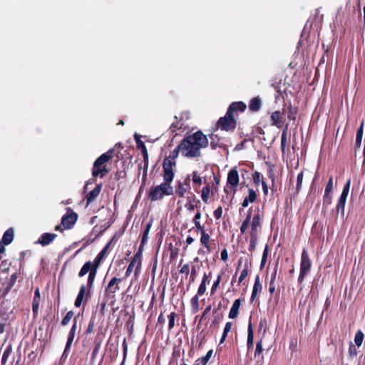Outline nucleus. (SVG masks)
Returning a JSON list of instances; mask_svg holds the SVG:
<instances>
[{
    "label": "nucleus",
    "mask_w": 365,
    "mask_h": 365,
    "mask_svg": "<svg viewBox=\"0 0 365 365\" xmlns=\"http://www.w3.org/2000/svg\"><path fill=\"white\" fill-rule=\"evenodd\" d=\"M208 143L209 141L207 135L203 134L201 130H197L183 138L167 158L175 161L180 151L185 157L198 158L201 155L200 150L207 148Z\"/></svg>",
    "instance_id": "1"
},
{
    "label": "nucleus",
    "mask_w": 365,
    "mask_h": 365,
    "mask_svg": "<svg viewBox=\"0 0 365 365\" xmlns=\"http://www.w3.org/2000/svg\"><path fill=\"white\" fill-rule=\"evenodd\" d=\"M250 224L251 227L250 231V245L248 250L250 252H253L256 249L259 234L262 230V217L259 212L252 217L250 209L248 211L246 218L242 222L240 226V232L242 235L247 232Z\"/></svg>",
    "instance_id": "2"
},
{
    "label": "nucleus",
    "mask_w": 365,
    "mask_h": 365,
    "mask_svg": "<svg viewBox=\"0 0 365 365\" xmlns=\"http://www.w3.org/2000/svg\"><path fill=\"white\" fill-rule=\"evenodd\" d=\"M113 149L108 150L106 153L98 157L93 163L92 176L93 178L106 176L109 170L107 168L106 163L113 158Z\"/></svg>",
    "instance_id": "3"
},
{
    "label": "nucleus",
    "mask_w": 365,
    "mask_h": 365,
    "mask_svg": "<svg viewBox=\"0 0 365 365\" xmlns=\"http://www.w3.org/2000/svg\"><path fill=\"white\" fill-rule=\"evenodd\" d=\"M312 261L308 252L304 249L301 255L300 271L298 277V283L302 284L305 277L309 273L312 268Z\"/></svg>",
    "instance_id": "4"
},
{
    "label": "nucleus",
    "mask_w": 365,
    "mask_h": 365,
    "mask_svg": "<svg viewBox=\"0 0 365 365\" xmlns=\"http://www.w3.org/2000/svg\"><path fill=\"white\" fill-rule=\"evenodd\" d=\"M237 119L226 112L223 117H220L217 122V129L227 132H232L237 127Z\"/></svg>",
    "instance_id": "5"
},
{
    "label": "nucleus",
    "mask_w": 365,
    "mask_h": 365,
    "mask_svg": "<svg viewBox=\"0 0 365 365\" xmlns=\"http://www.w3.org/2000/svg\"><path fill=\"white\" fill-rule=\"evenodd\" d=\"M175 165V161L169 158H165L163 163V180L168 182H172L174 178L173 167Z\"/></svg>",
    "instance_id": "6"
},
{
    "label": "nucleus",
    "mask_w": 365,
    "mask_h": 365,
    "mask_svg": "<svg viewBox=\"0 0 365 365\" xmlns=\"http://www.w3.org/2000/svg\"><path fill=\"white\" fill-rule=\"evenodd\" d=\"M77 219L78 215L70 207H68L66 214L62 217L61 225L65 229H71L77 221Z\"/></svg>",
    "instance_id": "7"
},
{
    "label": "nucleus",
    "mask_w": 365,
    "mask_h": 365,
    "mask_svg": "<svg viewBox=\"0 0 365 365\" xmlns=\"http://www.w3.org/2000/svg\"><path fill=\"white\" fill-rule=\"evenodd\" d=\"M121 279L116 277H113L110 279L105 289V295L108 300L115 298V293L119 290L118 283L121 282Z\"/></svg>",
    "instance_id": "8"
},
{
    "label": "nucleus",
    "mask_w": 365,
    "mask_h": 365,
    "mask_svg": "<svg viewBox=\"0 0 365 365\" xmlns=\"http://www.w3.org/2000/svg\"><path fill=\"white\" fill-rule=\"evenodd\" d=\"M287 103H284L283 105L282 112L276 110L272 113L270 115L271 125L280 128L283 126L284 121V113Z\"/></svg>",
    "instance_id": "9"
},
{
    "label": "nucleus",
    "mask_w": 365,
    "mask_h": 365,
    "mask_svg": "<svg viewBox=\"0 0 365 365\" xmlns=\"http://www.w3.org/2000/svg\"><path fill=\"white\" fill-rule=\"evenodd\" d=\"M247 108V105L242 101L232 102L228 107L227 113L237 119L239 114L244 113Z\"/></svg>",
    "instance_id": "10"
},
{
    "label": "nucleus",
    "mask_w": 365,
    "mask_h": 365,
    "mask_svg": "<svg viewBox=\"0 0 365 365\" xmlns=\"http://www.w3.org/2000/svg\"><path fill=\"white\" fill-rule=\"evenodd\" d=\"M240 178L237 167L232 168L227 174V185L236 190L239 185Z\"/></svg>",
    "instance_id": "11"
},
{
    "label": "nucleus",
    "mask_w": 365,
    "mask_h": 365,
    "mask_svg": "<svg viewBox=\"0 0 365 365\" xmlns=\"http://www.w3.org/2000/svg\"><path fill=\"white\" fill-rule=\"evenodd\" d=\"M210 139V147L212 150L217 148H225L226 145L222 141V138L217 134L211 133L209 135Z\"/></svg>",
    "instance_id": "12"
},
{
    "label": "nucleus",
    "mask_w": 365,
    "mask_h": 365,
    "mask_svg": "<svg viewBox=\"0 0 365 365\" xmlns=\"http://www.w3.org/2000/svg\"><path fill=\"white\" fill-rule=\"evenodd\" d=\"M88 297H90V296H87L86 287L84 284H83L81 286L78 294L75 300V306L76 307H80L83 304V301H85V303L87 302Z\"/></svg>",
    "instance_id": "13"
},
{
    "label": "nucleus",
    "mask_w": 365,
    "mask_h": 365,
    "mask_svg": "<svg viewBox=\"0 0 365 365\" xmlns=\"http://www.w3.org/2000/svg\"><path fill=\"white\" fill-rule=\"evenodd\" d=\"M56 234L45 232L40 236L36 242L43 247H45L50 245L56 238Z\"/></svg>",
    "instance_id": "14"
},
{
    "label": "nucleus",
    "mask_w": 365,
    "mask_h": 365,
    "mask_svg": "<svg viewBox=\"0 0 365 365\" xmlns=\"http://www.w3.org/2000/svg\"><path fill=\"white\" fill-rule=\"evenodd\" d=\"M101 188H102V185L98 184L91 191H90L87 194V195L86 197L87 205L91 204L92 202H93L96 199V197L99 195Z\"/></svg>",
    "instance_id": "15"
},
{
    "label": "nucleus",
    "mask_w": 365,
    "mask_h": 365,
    "mask_svg": "<svg viewBox=\"0 0 365 365\" xmlns=\"http://www.w3.org/2000/svg\"><path fill=\"white\" fill-rule=\"evenodd\" d=\"M97 271H98L97 269L95 268L93 263H91V261H88L83 265V267H81V270L79 271V272L78 274V276L79 277H82L84 275H86L87 273L90 274V273H92L93 272H97Z\"/></svg>",
    "instance_id": "16"
},
{
    "label": "nucleus",
    "mask_w": 365,
    "mask_h": 365,
    "mask_svg": "<svg viewBox=\"0 0 365 365\" xmlns=\"http://www.w3.org/2000/svg\"><path fill=\"white\" fill-rule=\"evenodd\" d=\"M138 150H140L143 154L144 170H147L148 166V153L145 143L140 140V136L138 135Z\"/></svg>",
    "instance_id": "17"
},
{
    "label": "nucleus",
    "mask_w": 365,
    "mask_h": 365,
    "mask_svg": "<svg viewBox=\"0 0 365 365\" xmlns=\"http://www.w3.org/2000/svg\"><path fill=\"white\" fill-rule=\"evenodd\" d=\"M262 99L259 96L252 98L249 102V109L251 112H257L262 107Z\"/></svg>",
    "instance_id": "18"
},
{
    "label": "nucleus",
    "mask_w": 365,
    "mask_h": 365,
    "mask_svg": "<svg viewBox=\"0 0 365 365\" xmlns=\"http://www.w3.org/2000/svg\"><path fill=\"white\" fill-rule=\"evenodd\" d=\"M241 303L242 302L240 299H237L234 301L229 312L230 319H235L238 316Z\"/></svg>",
    "instance_id": "19"
},
{
    "label": "nucleus",
    "mask_w": 365,
    "mask_h": 365,
    "mask_svg": "<svg viewBox=\"0 0 365 365\" xmlns=\"http://www.w3.org/2000/svg\"><path fill=\"white\" fill-rule=\"evenodd\" d=\"M172 182L165 181L160 185H158L157 187L165 195H171L173 194V188L170 185Z\"/></svg>",
    "instance_id": "20"
},
{
    "label": "nucleus",
    "mask_w": 365,
    "mask_h": 365,
    "mask_svg": "<svg viewBox=\"0 0 365 365\" xmlns=\"http://www.w3.org/2000/svg\"><path fill=\"white\" fill-rule=\"evenodd\" d=\"M262 286L260 282L259 277L258 275H257L255 277V284L253 286L252 295H251V298H250L251 302H253L255 299V298L257 296V293L260 292L262 291Z\"/></svg>",
    "instance_id": "21"
},
{
    "label": "nucleus",
    "mask_w": 365,
    "mask_h": 365,
    "mask_svg": "<svg viewBox=\"0 0 365 365\" xmlns=\"http://www.w3.org/2000/svg\"><path fill=\"white\" fill-rule=\"evenodd\" d=\"M165 196L164 194L156 187H153L150 190L149 197L152 201H156L162 199Z\"/></svg>",
    "instance_id": "22"
},
{
    "label": "nucleus",
    "mask_w": 365,
    "mask_h": 365,
    "mask_svg": "<svg viewBox=\"0 0 365 365\" xmlns=\"http://www.w3.org/2000/svg\"><path fill=\"white\" fill-rule=\"evenodd\" d=\"M247 346L248 350L253 349L254 347V331L252 328V324L250 322L247 328Z\"/></svg>",
    "instance_id": "23"
},
{
    "label": "nucleus",
    "mask_w": 365,
    "mask_h": 365,
    "mask_svg": "<svg viewBox=\"0 0 365 365\" xmlns=\"http://www.w3.org/2000/svg\"><path fill=\"white\" fill-rule=\"evenodd\" d=\"M14 238V231L13 228H9L6 230L2 237V242L4 245H8L12 242Z\"/></svg>",
    "instance_id": "24"
},
{
    "label": "nucleus",
    "mask_w": 365,
    "mask_h": 365,
    "mask_svg": "<svg viewBox=\"0 0 365 365\" xmlns=\"http://www.w3.org/2000/svg\"><path fill=\"white\" fill-rule=\"evenodd\" d=\"M94 348L91 354V360H94L96 357L97 354L98 353L101 344H102V336L98 334L96 336V339L94 340Z\"/></svg>",
    "instance_id": "25"
},
{
    "label": "nucleus",
    "mask_w": 365,
    "mask_h": 365,
    "mask_svg": "<svg viewBox=\"0 0 365 365\" xmlns=\"http://www.w3.org/2000/svg\"><path fill=\"white\" fill-rule=\"evenodd\" d=\"M199 204H200V201L195 200V195H192V197H187V202L185 207L187 210L192 211L195 207H198Z\"/></svg>",
    "instance_id": "26"
},
{
    "label": "nucleus",
    "mask_w": 365,
    "mask_h": 365,
    "mask_svg": "<svg viewBox=\"0 0 365 365\" xmlns=\"http://www.w3.org/2000/svg\"><path fill=\"white\" fill-rule=\"evenodd\" d=\"M248 192V196L245 197L242 203L243 207H247L250 202H254L257 200V194L254 190L249 189Z\"/></svg>",
    "instance_id": "27"
},
{
    "label": "nucleus",
    "mask_w": 365,
    "mask_h": 365,
    "mask_svg": "<svg viewBox=\"0 0 365 365\" xmlns=\"http://www.w3.org/2000/svg\"><path fill=\"white\" fill-rule=\"evenodd\" d=\"M288 124L287 123L284 126V128L282 130V135H281V150L282 153L284 154L285 153V148L287 144V131H288Z\"/></svg>",
    "instance_id": "28"
},
{
    "label": "nucleus",
    "mask_w": 365,
    "mask_h": 365,
    "mask_svg": "<svg viewBox=\"0 0 365 365\" xmlns=\"http://www.w3.org/2000/svg\"><path fill=\"white\" fill-rule=\"evenodd\" d=\"M210 236L206 231L201 233L200 243L207 249V252H211V247L210 245Z\"/></svg>",
    "instance_id": "29"
},
{
    "label": "nucleus",
    "mask_w": 365,
    "mask_h": 365,
    "mask_svg": "<svg viewBox=\"0 0 365 365\" xmlns=\"http://www.w3.org/2000/svg\"><path fill=\"white\" fill-rule=\"evenodd\" d=\"M364 120H362L359 128H358V130L356 131V142H355L356 149L359 148L361 146V140H362V138H363V132H364Z\"/></svg>",
    "instance_id": "30"
},
{
    "label": "nucleus",
    "mask_w": 365,
    "mask_h": 365,
    "mask_svg": "<svg viewBox=\"0 0 365 365\" xmlns=\"http://www.w3.org/2000/svg\"><path fill=\"white\" fill-rule=\"evenodd\" d=\"M277 265H276L273 272L271 274V279L269 284V292L270 295H272L276 289L275 287V281L277 277Z\"/></svg>",
    "instance_id": "31"
},
{
    "label": "nucleus",
    "mask_w": 365,
    "mask_h": 365,
    "mask_svg": "<svg viewBox=\"0 0 365 365\" xmlns=\"http://www.w3.org/2000/svg\"><path fill=\"white\" fill-rule=\"evenodd\" d=\"M287 118L289 120H295L297 114V108L293 107L291 102L287 104Z\"/></svg>",
    "instance_id": "32"
},
{
    "label": "nucleus",
    "mask_w": 365,
    "mask_h": 365,
    "mask_svg": "<svg viewBox=\"0 0 365 365\" xmlns=\"http://www.w3.org/2000/svg\"><path fill=\"white\" fill-rule=\"evenodd\" d=\"M18 278V273L15 272L12 274L10 278L6 282L5 292H9L11 288L14 286Z\"/></svg>",
    "instance_id": "33"
},
{
    "label": "nucleus",
    "mask_w": 365,
    "mask_h": 365,
    "mask_svg": "<svg viewBox=\"0 0 365 365\" xmlns=\"http://www.w3.org/2000/svg\"><path fill=\"white\" fill-rule=\"evenodd\" d=\"M97 272H93L92 273L88 274V279H87V284H86V289H87V296H91L90 292L91 288L93 286V283L96 277Z\"/></svg>",
    "instance_id": "34"
},
{
    "label": "nucleus",
    "mask_w": 365,
    "mask_h": 365,
    "mask_svg": "<svg viewBox=\"0 0 365 365\" xmlns=\"http://www.w3.org/2000/svg\"><path fill=\"white\" fill-rule=\"evenodd\" d=\"M188 190L190 189L185 186L182 182L179 181L175 188V193L179 197H183Z\"/></svg>",
    "instance_id": "35"
},
{
    "label": "nucleus",
    "mask_w": 365,
    "mask_h": 365,
    "mask_svg": "<svg viewBox=\"0 0 365 365\" xmlns=\"http://www.w3.org/2000/svg\"><path fill=\"white\" fill-rule=\"evenodd\" d=\"M212 188L209 183L204 186L202 189L201 197L204 202L207 203L209 199L210 193H211Z\"/></svg>",
    "instance_id": "36"
},
{
    "label": "nucleus",
    "mask_w": 365,
    "mask_h": 365,
    "mask_svg": "<svg viewBox=\"0 0 365 365\" xmlns=\"http://www.w3.org/2000/svg\"><path fill=\"white\" fill-rule=\"evenodd\" d=\"M232 325H233V323L231 322H228L225 324V328L223 330V333H222V335L220 339V344H222L225 341L228 333L230 331V330L232 329Z\"/></svg>",
    "instance_id": "37"
},
{
    "label": "nucleus",
    "mask_w": 365,
    "mask_h": 365,
    "mask_svg": "<svg viewBox=\"0 0 365 365\" xmlns=\"http://www.w3.org/2000/svg\"><path fill=\"white\" fill-rule=\"evenodd\" d=\"M11 352H12V346H11V344H9L6 346V349L4 350V351L3 353V356L1 358V365L6 364Z\"/></svg>",
    "instance_id": "38"
},
{
    "label": "nucleus",
    "mask_w": 365,
    "mask_h": 365,
    "mask_svg": "<svg viewBox=\"0 0 365 365\" xmlns=\"http://www.w3.org/2000/svg\"><path fill=\"white\" fill-rule=\"evenodd\" d=\"M364 338V334L361 330H358L354 336V342L356 346L359 347L361 346Z\"/></svg>",
    "instance_id": "39"
},
{
    "label": "nucleus",
    "mask_w": 365,
    "mask_h": 365,
    "mask_svg": "<svg viewBox=\"0 0 365 365\" xmlns=\"http://www.w3.org/2000/svg\"><path fill=\"white\" fill-rule=\"evenodd\" d=\"M207 280V275L205 274L203 277H202V282L198 287V289H197V296L198 295H202L204 294V293L206 291V282Z\"/></svg>",
    "instance_id": "40"
},
{
    "label": "nucleus",
    "mask_w": 365,
    "mask_h": 365,
    "mask_svg": "<svg viewBox=\"0 0 365 365\" xmlns=\"http://www.w3.org/2000/svg\"><path fill=\"white\" fill-rule=\"evenodd\" d=\"M150 227H151V223H148L146 225L145 229L143 231V237H142V240H141V242H140V247H139L138 252L140 251V249L143 246L144 243L147 241L148 235L149 233Z\"/></svg>",
    "instance_id": "41"
},
{
    "label": "nucleus",
    "mask_w": 365,
    "mask_h": 365,
    "mask_svg": "<svg viewBox=\"0 0 365 365\" xmlns=\"http://www.w3.org/2000/svg\"><path fill=\"white\" fill-rule=\"evenodd\" d=\"M356 346V345L354 344L351 341L349 343L348 354L350 359H354L357 356V349Z\"/></svg>",
    "instance_id": "42"
},
{
    "label": "nucleus",
    "mask_w": 365,
    "mask_h": 365,
    "mask_svg": "<svg viewBox=\"0 0 365 365\" xmlns=\"http://www.w3.org/2000/svg\"><path fill=\"white\" fill-rule=\"evenodd\" d=\"M213 314H214V317H213L212 323H211V327L218 325L222 322V320L223 319V317H224L222 312L215 313Z\"/></svg>",
    "instance_id": "43"
},
{
    "label": "nucleus",
    "mask_w": 365,
    "mask_h": 365,
    "mask_svg": "<svg viewBox=\"0 0 365 365\" xmlns=\"http://www.w3.org/2000/svg\"><path fill=\"white\" fill-rule=\"evenodd\" d=\"M191 306H192V311L194 313H196L198 312L199 310V298H198V296L197 294L195 295L192 299H191Z\"/></svg>",
    "instance_id": "44"
},
{
    "label": "nucleus",
    "mask_w": 365,
    "mask_h": 365,
    "mask_svg": "<svg viewBox=\"0 0 365 365\" xmlns=\"http://www.w3.org/2000/svg\"><path fill=\"white\" fill-rule=\"evenodd\" d=\"M137 262V253H135L133 257H132V260L125 272V277H128L130 274L132 270H133V268L135 264V262Z\"/></svg>",
    "instance_id": "45"
},
{
    "label": "nucleus",
    "mask_w": 365,
    "mask_h": 365,
    "mask_svg": "<svg viewBox=\"0 0 365 365\" xmlns=\"http://www.w3.org/2000/svg\"><path fill=\"white\" fill-rule=\"evenodd\" d=\"M177 317V314L174 312H171L168 316V330L171 331L175 326V319Z\"/></svg>",
    "instance_id": "46"
},
{
    "label": "nucleus",
    "mask_w": 365,
    "mask_h": 365,
    "mask_svg": "<svg viewBox=\"0 0 365 365\" xmlns=\"http://www.w3.org/2000/svg\"><path fill=\"white\" fill-rule=\"evenodd\" d=\"M302 181H303V171L300 172L297 178V186H296V192L295 194L297 195L299 192L300 191L302 185Z\"/></svg>",
    "instance_id": "47"
},
{
    "label": "nucleus",
    "mask_w": 365,
    "mask_h": 365,
    "mask_svg": "<svg viewBox=\"0 0 365 365\" xmlns=\"http://www.w3.org/2000/svg\"><path fill=\"white\" fill-rule=\"evenodd\" d=\"M192 180L194 185L200 186L202 183L201 177L198 175L197 171H193L192 173Z\"/></svg>",
    "instance_id": "48"
},
{
    "label": "nucleus",
    "mask_w": 365,
    "mask_h": 365,
    "mask_svg": "<svg viewBox=\"0 0 365 365\" xmlns=\"http://www.w3.org/2000/svg\"><path fill=\"white\" fill-rule=\"evenodd\" d=\"M74 316V312L73 311H69L68 312H67L66 315L63 318V319L61 320V325L62 326H66L67 325L69 322L71 321V319Z\"/></svg>",
    "instance_id": "49"
},
{
    "label": "nucleus",
    "mask_w": 365,
    "mask_h": 365,
    "mask_svg": "<svg viewBox=\"0 0 365 365\" xmlns=\"http://www.w3.org/2000/svg\"><path fill=\"white\" fill-rule=\"evenodd\" d=\"M346 201V198H343L341 197H339L337 205H336V207L337 212L341 211V212H344Z\"/></svg>",
    "instance_id": "50"
},
{
    "label": "nucleus",
    "mask_w": 365,
    "mask_h": 365,
    "mask_svg": "<svg viewBox=\"0 0 365 365\" xmlns=\"http://www.w3.org/2000/svg\"><path fill=\"white\" fill-rule=\"evenodd\" d=\"M350 185H351V180H348L347 182H346V184L344 185V187H343L341 194L340 195L341 197L346 198V199L347 198V196H348V194H349V188H350Z\"/></svg>",
    "instance_id": "51"
},
{
    "label": "nucleus",
    "mask_w": 365,
    "mask_h": 365,
    "mask_svg": "<svg viewBox=\"0 0 365 365\" xmlns=\"http://www.w3.org/2000/svg\"><path fill=\"white\" fill-rule=\"evenodd\" d=\"M332 194L324 193L323 196V206L327 207L331 204Z\"/></svg>",
    "instance_id": "52"
},
{
    "label": "nucleus",
    "mask_w": 365,
    "mask_h": 365,
    "mask_svg": "<svg viewBox=\"0 0 365 365\" xmlns=\"http://www.w3.org/2000/svg\"><path fill=\"white\" fill-rule=\"evenodd\" d=\"M212 354L213 351L211 349L207 352L205 356L202 357L201 359H199L196 362L200 361L202 365H206L209 361L210 359L211 358Z\"/></svg>",
    "instance_id": "53"
},
{
    "label": "nucleus",
    "mask_w": 365,
    "mask_h": 365,
    "mask_svg": "<svg viewBox=\"0 0 365 365\" xmlns=\"http://www.w3.org/2000/svg\"><path fill=\"white\" fill-rule=\"evenodd\" d=\"M253 182L256 185H259L260 182H262V175L260 173L256 171L252 175Z\"/></svg>",
    "instance_id": "54"
},
{
    "label": "nucleus",
    "mask_w": 365,
    "mask_h": 365,
    "mask_svg": "<svg viewBox=\"0 0 365 365\" xmlns=\"http://www.w3.org/2000/svg\"><path fill=\"white\" fill-rule=\"evenodd\" d=\"M220 179L219 176L214 175V184L212 187V191L211 194L213 195L214 193L217 192L218 190V185H220Z\"/></svg>",
    "instance_id": "55"
},
{
    "label": "nucleus",
    "mask_w": 365,
    "mask_h": 365,
    "mask_svg": "<svg viewBox=\"0 0 365 365\" xmlns=\"http://www.w3.org/2000/svg\"><path fill=\"white\" fill-rule=\"evenodd\" d=\"M263 351L262 348V339L259 340L256 344V349L255 351V356L256 357L258 355H260Z\"/></svg>",
    "instance_id": "56"
},
{
    "label": "nucleus",
    "mask_w": 365,
    "mask_h": 365,
    "mask_svg": "<svg viewBox=\"0 0 365 365\" xmlns=\"http://www.w3.org/2000/svg\"><path fill=\"white\" fill-rule=\"evenodd\" d=\"M74 336H75V334H73V333H68V339H67V342H66V351H70L71 349V344L73 341V339H74Z\"/></svg>",
    "instance_id": "57"
},
{
    "label": "nucleus",
    "mask_w": 365,
    "mask_h": 365,
    "mask_svg": "<svg viewBox=\"0 0 365 365\" xmlns=\"http://www.w3.org/2000/svg\"><path fill=\"white\" fill-rule=\"evenodd\" d=\"M333 189V177L329 176L328 182L326 185L324 193H331Z\"/></svg>",
    "instance_id": "58"
},
{
    "label": "nucleus",
    "mask_w": 365,
    "mask_h": 365,
    "mask_svg": "<svg viewBox=\"0 0 365 365\" xmlns=\"http://www.w3.org/2000/svg\"><path fill=\"white\" fill-rule=\"evenodd\" d=\"M247 274H248V268H247V267L246 265L245 267L242 270V272L240 273V277H239V280H238V283L239 284L242 283L243 282V280L246 278Z\"/></svg>",
    "instance_id": "59"
},
{
    "label": "nucleus",
    "mask_w": 365,
    "mask_h": 365,
    "mask_svg": "<svg viewBox=\"0 0 365 365\" xmlns=\"http://www.w3.org/2000/svg\"><path fill=\"white\" fill-rule=\"evenodd\" d=\"M41 302V295H40V289L38 287H36L34 291V297L33 299V303H39Z\"/></svg>",
    "instance_id": "60"
},
{
    "label": "nucleus",
    "mask_w": 365,
    "mask_h": 365,
    "mask_svg": "<svg viewBox=\"0 0 365 365\" xmlns=\"http://www.w3.org/2000/svg\"><path fill=\"white\" fill-rule=\"evenodd\" d=\"M221 276L222 274H219L216 279V280L214 282L212 287L211 288V293L213 294L216 289L219 287V284L221 281Z\"/></svg>",
    "instance_id": "61"
},
{
    "label": "nucleus",
    "mask_w": 365,
    "mask_h": 365,
    "mask_svg": "<svg viewBox=\"0 0 365 365\" xmlns=\"http://www.w3.org/2000/svg\"><path fill=\"white\" fill-rule=\"evenodd\" d=\"M103 259V257H102L100 255L98 254V255L96 257L94 260L93 262H91V263H93L95 268H96L98 269L101 264V260Z\"/></svg>",
    "instance_id": "62"
},
{
    "label": "nucleus",
    "mask_w": 365,
    "mask_h": 365,
    "mask_svg": "<svg viewBox=\"0 0 365 365\" xmlns=\"http://www.w3.org/2000/svg\"><path fill=\"white\" fill-rule=\"evenodd\" d=\"M103 259V257H102L100 255L98 254V255L96 257L94 260L93 262H91V263H93L95 268H96L98 269L101 264V260Z\"/></svg>",
    "instance_id": "63"
},
{
    "label": "nucleus",
    "mask_w": 365,
    "mask_h": 365,
    "mask_svg": "<svg viewBox=\"0 0 365 365\" xmlns=\"http://www.w3.org/2000/svg\"><path fill=\"white\" fill-rule=\"evenodd\" d=\"M214 217L216 220H219L222 215V207L219 206L213 212Z\"/></svg>",
    "instance_id": "64"
}]
</instances>
